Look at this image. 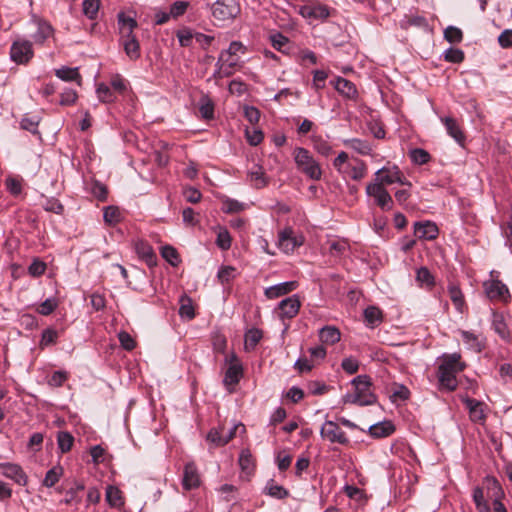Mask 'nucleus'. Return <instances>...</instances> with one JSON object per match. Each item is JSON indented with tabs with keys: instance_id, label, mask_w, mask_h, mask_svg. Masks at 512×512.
I'll list each match as a JSON object with an SVG mask.
<instances>
[{
	"instance_id": "473e14b6",
	"label": "nucleus",
	"mask_w": 512,
	"mask_h": 512,
	"mask_svg": "<svg viewBox=\"0 0 512 512\" xmlns=\"http://www.w3.org/2000/svg\"><path fill=\"white\" fill-rule=\"evenodd\" d=\"M40 120L39 116H29L28 114H25L20 120V128L32 133L33 135H40L38 130Z\"/></svg>"
},
{
	"instance_id": "680f3d73",
	"label": "nucleus",
	"mask_w": 512,
	"mask_h": 512,
	"mask_svg": "<svg viewBox=\"0 0 512 512\" xmlns=\"http://www.w3.org/2000/svg\"><path fill=\"white\" fill-rule=\"evenodd\" d=\"M85 486L83 483H76L74 487L70 488L66 492V497L63 502L65 504H71L72 502L79 503L80 499L77 498V493L84 490Z\"/></svg>"
},
{
	"instance_id": "bb28decb",
	"label": "nucleus",
	"mask_w": 512,
	"mask_h": 512,
	"mask_svg": "<svg viewBox=\"0 0 512 512\" xmlns=\"http://www.w3.org/2000/svg\"><path fill=\"white\" fill-rule=\"evenodd\" d=\"M364 319L368 327L374 328L383 320L382 311L378 307L368 306L364 310Z\"/></svg>"
},
{
	"instance_id": "7c9ffc66",
	"label": "nucleus",
	"mask_w": 512,
	"mask_h": 512,
	"mask_svg": "<svg viewBox=\"0 0 512 512\" xmlns=\"http://www.w3.org/2000/svg\"><path fill=\"white\" fill-rule=\"evenodd\" d=\"M472 498L478 512L491 511L490 505L485 499L484 490L482 487L478 486L473 489Z\"/></svg>"
},
{
	"instance_id": "de8ad7c7",
	"label": "nucleus",
	"mask_w": 512,
	"mask_h": 512,
	"mask_svg": "<svg viewBox=\"0 0 512 512\" xmlns=\"http://www.w3.org/2000/svg\"><path fill=\"white\" fill-rule=\"evenodd\" d=\"M416 280L421 286L431 288L434 286V277L426 267H421L417 270Z\"/></svg>"
},
{
	"instance_id": "13d9d810",
	"label": "nucleus",
	"mask_w": 512,
	"mask_h": 512,
	"mask_svg": "<svg viewBox=\"0 0 512 512\" xmlns=\"http://www.w3.org/2000/svg\"><path fill=\"white\" fill-rule=\"evenodd\" d=\"M57 338L58 332L55 329L47 328L43 330L40 340V347L44 348L46 346L54 344Z\"/></svg>"
},
{
	"instance_id": "ddd939ff",
	"label": "nucleus",
	"mask_w": 512,
	"mask_h": 512,
	"mask_svg": "<svg viewBox=\"0 0 512 512\" xmlns=\"http://www.w3.org/2000/svg\"><path fill=\"white\" fill-rule=\"evenodd\" d=\"M134 249L138 257L144 261L148 267L153 268L157 265V255L147 241L137 239L134 242Z\"/></svg>"
},
{
	"instance_id": "e433bc0d",
	"label": "nucleus",
	"mask_w": 512,
	"mask_h": 512,
	"mask_svg": "<svg viewBox=\"0 0 512 512\" xmlns=\"http://www.w3.org/2000/svg\"><path fill=\"white\" fill-rule=\"evenodd\" d=\"M312 144L314 150L324 157H328L333 152L330 143L327 140L323 139L321 136H313Z\"/></svg>"
},
{
	"instance_id": "20e7f679",
	"label": "nucleus",
	"mask_w": 512,
	"mask_h": 512,
	"mask_svg": "<svg viewBox=\"0 0 512 512\" xmlns=\"http://www.w3.org/2000/svg\"><path fill=\"white\" fill-rule=\"evenodd\" d=\"M378 183L382 187L398 183L403 186L411 187V182L405 177L400 168L395 164L388 163L374 173V179L371 181Z\"/></svg>"
},
{
	"instance_id": "f03ea898",
	"label": "nucleus",
	"mask_w": 512,
	"mask_h": 512,
	"mask_svg": "<svg viewBox=\"0 0 512 512\" xmlns=\"http://www.w3.org/2000/svg\"><path fill=\"white\" fill-rule=\"evenodd\" d=\"M355 386L354 393H347L343 397L344 403L358 404L360 406L372 405L376 402V396L371 391V381L366 375H359L352 381Z\"/></svg>"
},
{
	"instance_id": "7ed1b4c3",
	"label": "nucleus",
	"mask_w": 512,
	"mask_h": 512,
	"mask_svg": "<svg viewBox=\"0 0 512 512\" xmlns=\"http://www.w3.org/2000/svg\"><path fill=\"white\" fill-rule=\"evenodd\" d=\"M293 158L297 169L311 180L318 181L322 177L320 164L311 152L303 147H296L293 151Z\"/></svg>"
},
{
	"instance_id": "f257e3e1",
	"label": "nucleus",
	"mask_w": 512,
	"mask_h": 512,
	"mask_svg": "<svg viewBox=\"0 0 512 512\" xmlns=\"http://www.w3.org/2000/svg\"><path fill=\"white\" fill-rule=\"evenodd\" d=\"M460 359L461 356L458 353H453L443 358L437 370V378L441 389L453 391L457 388L456 375L465 368V364Z\"/></svg>"
},
{
	"instance_id": "c9c22d12",
	"label": "nucleus",
	"mask_w": 512,
	"mask_h": 512,
	"mask_svg": "<svg viewBox=\"0 0 512 512\" xmlns=\"http://www.w3.org/2000/svg\"><path fill=\"white\" fill-rule=\"evenodd\" d=\"M199 112L204 119H212L214 117V103L207 95H203L199 100Z\"/></svg>"
},
{
	"instance_id": "f704fd0d",
	"label": "nucleus",
	"mask_w": 512,
	"mask_h": 512,
	"mask_svg": "<svg viewBox=\"0 0 512 512\" xmlns=\"http://www.w3.org/2000/svg\"><path fill=\"white\" fill-rule=\"evenodd\" d=\"M239 465L245 477H249L254 471V462L251 453L243 450L239 456Z\"/></svg>"
},
{
	"instance_id": "6ab92c4d",
	"label": "nucleus",
	"mask_w": 512,
	"mask_h": 512,
	"mask_svg": "<svg viewBox=\"0 0 512 512\" xmlns=\"http://www.w3.org/2000/svg\"><path fill=\"white\" fill-rule=\"evenodd\" d=\"M463 402L469 411V417L471 421L478 423H482L485 421L486 414L484 412L483 402L472 398H465Z\"/></svg>"
},
{
	"instance_id": "f3484780",
	"label": "nucleus",
	"mask_w": 512,
	"mask_h": 512,
	"mask_svg": "<svg viewBox=\"0 0 512 512\" xmlns=\"http://www.w3.org/2000/svg\"><path fill=\"white\" fill-rule=\"evenodd\" d=\"M487 296L493 300H506L509 297L507 286L499 280H492L485 283Z\"/></svg>"
},
{
	"instance_id": "79ce46f5",
	"label": "nucleus",
	"mask_w": 512,
	"mask_h": 512,
	"mask_svg": "<svg viewBox=\"0 0 512 512\" xmlns=\"http://www.w3.org/2000/svg\"><path fill=\"white\" fill-rule=\"evenodd\" d=\"M106 501L112 507H119L123 504L119 488L109 485L106 488Z\"/></svg>"
},
{
	"instance_id": "09e8293b",
	"label": "nucleus",
	"mask_w": 512,
	"mask_h": 512,
	"mask_svg": "<svg viewBox=\"0 0 512 512\" xmlns=\"http://www.w3.org/2000/svg\"><path fill=\"white\" fill-rule=\"evenodd\" d=\"M176 36L178 38L180 46L189 47L192 45L193 39H195V32H193L188 27H184L177 31Z\"/></svg>"
},
{
	"instance_id": "b1692460",
	"label": "nucleus",
	"mask_w": 512,
	"mask_h": 512,
	"mask_svg": "<svg viewBox=\"0 0 512 512\" xmlns=\"http://www.w3.org/2000/svg\"><path fill=\"white\" fill-rule=\"evenodd\" d=\"M86 190L99 201H105L107 199V186L96 179L86 182Z\"/></svg>"
},
{
	"instance_id": "0eeeda50",
	"label": "nucleus",
	"mask_w": 512,
	"mask_h": 512,
	"mask_svg": "<svg viewBox=\"0 0 512 512\" xmlns=\"http://www.w3.org/2000/svg\"><path fill=\"white\" fill-rule=\"evenodd\" d=\"M320 435L323 439L328 440L330 443H338L341 445H347L349 439L345 432L338 426L337 423L331 420H327L323 423L320 429Z\"/></svg>"
},
{
	"instance_id": "a18cd8bd",
	"label": "nucleus",
	"mask_w": 512,
	"mask_h": 512,
	"mask_svg": "<svg viewBox=\"0 0 512 512\" xmlns=\"http://www.w3.org/2000/svg\"><path fill=\"white\" fill-rule=\"evenodd\" d=\"M262 338V332L259 329H250L245 334V349L253 350Z\"/></svg>"
},
{
	"instance_id": "8fccbe9b",
	"label": "nucleus",
	"mask_w": 512,
	"mask_h": 512,
	"mask_svg": "<svg viewBox=\"0 0 512 512\" xmlns=\"http://www.w3.org/2000/svg\"><path fill=\"white\" fill-rule=\"evenodd\" d=\"M58 307V300L55 297L47 298L36 309V311L44 316H48Z\"/></svg>"
},
{
	"instance_id": "4c0bfd02",
	"label": "nucleus",
	"mask_w": 512,
	"mask_h": 512,
	"mask_svg": "<svg viewBox=\"0 0 512 512\" xmlns=\"http://www.w3.org/2000/svg\"><path fill=\"white\" fill-rule=\"evenodd\" d=\"M63 468L61 466H54L46 472L42 484L45 487H53L62 477Z\"/></svg>"
},
{
	"instance_id": "2f4dec72",
	"label": "nucleus",
	"mask_w": 512,
	"mask_h": 512,
	"mask_svg": "<svg viewBox=\"0 0 512 512\" xmlns=\"http://www.w3.org/2000/svg\"><path fill=\"white\" fill-rule=\"evenodd\" d=\"M120 43L123 46L125 54L131 60H137L138 58H140V56H141L140 43L137 38L125 40Z\"/></svg>"
},
{
	"instance_id": "37998d69",
	"label": "nucleus",
	"mask_w": 512,
	"mask_h": 512,
	"mask_svg": "<svg viewBox=\"0 0 512 512\" xmlns=\"http://www.w3.org/2000/svg\"><path fill=\"white\" fill-rule=\"evenodd\" d=\"M218 60L220 61V64H222L226 69L231 72V75L234 72V69L239 64L240 58L238 55L228 54L226 52H221Z\"/></svg>"
},
{
	"instance_id": "393cba45",
	"label": "nucleus",
	"mask_w": 512,
	"mask_h": 512,
	"mask_svg": "<svg viewBox=\"0 0 512 512\" xmlns=\"http://www.w3.org/2000/svg\"><path fill=\"white\" fill-rule=\"evenodd\" d=\"M344 145L353 149L355 152H357L360 155H370L372 152V147L369 144L368 141L358 139V138H352V139H346L343 141Z\"/></svg>"
},
{
	"instance_id": "69168bd1",
	"label": "nucleus",
	"mask_w": 512,
	"mask_h": 512,
	"mask_svg": "<svg viewBox=\"0 0 512 512\" xmlns=\"http://www.w3.org/2000/svg\"><path fill=\"white\" fill-rule=\"evenodd\" d=\"M68 375L64 371H55L48 379V384L52 387H61L67 380Z\"/></svg>"
},
{
	"instance_id": "dca6fc26",
	"label": "nucleus",
	"mask_w": 512,
	"mask_h": 512,
	"mask_svg": "<svg viewBox=\"0 0 512 512\" xmlns=\"http://www.w3.org/2000/svg\"><path fill=\"white\" fill-rule=\"evenodd\" d=\"M441 122L445 126L448 135L459 145L464 146L466 137L458 121L453 117L446 116L441 118Z\"/></svg>"
},
{
	"instance_id": "5701e85b",
	"label": "nucleus",
	"mask_w": 512,
	"mask_h": 512,
	"mask_svg": "<svg viewBox=\"0 0 512 512\" xmlns=\"http://www.w3.org/2000/svg\"><path fill=\"white\" fill-rule=\"evenodd\" d=\"M395 430L390 421H383L369 427V434L374 438H383L391 435Z\"/></svg>"
},
{
	"instance_id": "4be33fe9",
	"label": "nucleus",
	"mask_w": 512,
	"mask_h": 512,
	"mask_svg": "<svg viewBox=\"0 0 512 512\" xmlns=\"http://www.w3.org/2000/svg\"><path fill=\"white\" fill-rule=\"evenodd\" d=\"M334 88L339 94L347 99L355 100L357 98L358 92L356 86L348 79L337 77L334 82Z\"/></svg>"
},
{
	"instance_id": "603ef678",
	"label": "nucleus",
	"mask_w": 512,
	"mask_h": 512,
	"mask_svg": "<svg viewBox=\"0 0 512 512\" xmlns=\"http://www.w3.org/2000/svg\"><path fill=\"white\" fill-rule=\"evenodd\" d=\"M99 0H84L83 1V13L89 19H95L99 10Z\"/></svg>"
},
{
	"instance_id": "6e6552de",
	"label": "nucleus",
	"mask_w": 512,
	"mask_h": 512,
	"mask_svg": "<svg viewBox=\"0 0 512 512\" xmlns=\"http://www.w3.org/2000/svg\"><path fill=\"white\" fill-rule=\"evenodd\" d=\"M211 10L215 19L225 21L234 18L239 12V7L235 0H217Z\"/></svg>"
},
{
	"instance_id": "c85d7f7f",
	"label": "nucleus",
	"mask_w": 512,
	"mask_h": 512,
	"mask_svg": "<svg viewBox=\"0 0 512 512\" xmlns=\"http://www.w3.org/2000/svg\"><path fill=\"white\" fill-rule=\"evenodd\" d=\"M103 219L106 224H117L124 221V212L117 206H107L104 209Z\"/></svg>"
},
{
	"instance_id": "1a4fd4ad",
	"label": "nucleus",
	"mask_w": 512,
	"mask_h": 512,
	"mask_svg": "<svg viewBox=\"0 0 512 512\" xmlns=\"http://www.w3.org/2000/svg\"><path fill=\"white\" fill-rule=\"evenodd\" d=\"M279 247L285 252L294 251L295 248L304 243V237L296 233L291 226H286L279 232Z\"/></svg>"
},
{
	"instance_id": "49530a36",
	"label": "nucleus",
	"mask_w": 512,
	"mask_h": 512,
	"mask_svg": "<svg viewBox=\"0 0 512 512\" xmlns=\"http://www.w3.org/2000/svg\"><path fill=\"white\" fill-rule=\"evenodd\" d=\"M265 490L269 496L276 499H284L289 495L287 489L281 485L275 484L273 481L266 485Z\"/></svg>"
},
{
	"instance_id": "0e129e2a",
	"label": "nucleus",
	"mask_w": 512,
	"mask_h": 512,
	"mask_svg": "<svg viewBox=\"0 0 512 512\" xmlns=\"http://www.w3.org/2000/svg\"><path fill=\"white\" fill-rule=\"evenodd\" d=\"M250 178L256 188H262L267 184L264 172L261 167H258L255 171H251Z\"/></svg>"
},
{
	"instance_id": "423d86ee",
	"label": "nucleus",
	"mask_w": 512,
	"mask_h": 512,
	"mask_svg": "<svg viewBox=\"0 0 512 512\" xmlns=\"http://www.w3.org/2000/svg\"><path fill=\"white\" fill-rule=\"evenodd\" d=\"M10 59L18 65H26L34 57L33 44L24 38H17L10 47Z\"/></svg>"
},
{
	"instance_id": "58836bf2",
	"label": "nucleus",
	"mask_w": 512,
	"mask_h": 512,
	"mask_svg": "<svg viewBox=\"0 0 512 512\" xmlns=\"http://www.w3.org/2000/svg\"><path fill=\"white\" fill-rule=\"evenodd\" d=\"M74 443V437L67 431H60L57 435V444L61 453H67L71 450Z\"/></svg>"
},
{
	"instance_id": "e2e57ef3",
	"label": "nucleus",
	"mask_w": 512,
	"mask_h": 512,
	"mask_svg": "<svg viewBox=\"0 0 512 512\" xmlns=\"http://www.w3.org/2000/svg\"><path fill=\"white\" fill-rule=\"evenodd\" d=\"M233 434L234 433L231 431L227 437L222 438L220 436V433L217 430L213 429L208 433L207 439L212 443L216 444L217 446H222L228 443V441L233 437Z\"/></svg>"
},
{
	"instance_id": "c756f323",
	"label": "nucleus",
	"mask_w": 512,
	"mask_h": 512,
	"mask_svg": "<svg viewBox=\"0 0 512 512\" xmlns=\"http://www.w3.org/2000/svg\"><path fill=\"white\" fill-rule=\"evenodd\" d=\"M52 26L46 21H39L37 31L33 34L34 42L43 44L52 34Z\"/></svg>"
},
{
	"instance_id": "72a5a7b5",
	"label": "nucleus",
	"mask_w": 512,
	"mask_h": 512,
	"mask_svg": "<svg viewBox=\"0 0 512 512\" xmlns=\"http://www.w3.org/2000/svg\"><path fill=\"white\" fill-rule=\"evenodd\" d=\"M438 234V226H414V235L419 239L433 240Z\"/></svg>"
},
{
	"instance_id": "cd10ccee",
	"label": "nucleus",
	"mask_w": 512,
	"mask_h": 512,
	"mask_svg": "<svg viewBox=\"0 0 512 512\" xmlns=\"http://www.w3.org/2000/svg\"><path fill=\"white\" fill-rule=\"evenodd\" d=\"M340 331L334 326H325L319 331V338L325 344H335L340 340Z\"/></svg>"
},
{
	"instance_id": "c03bdc74",
	"label": "nucleus",
	"mask_w": 512,
	"mask_h": 512,
	"mask_svg": "<svg viewBox=\"0 0 512 512\" xmlns=\"http://www.w3.org/2000/svg\"><path fill=\"white\" fill-rule=\"evenodd\" d=\"M161 256L172 266L176 267L180 263V257L177 250L170 245L161 248Z\"/></svg>"
},
{
	"instance_id": "5fc2aeb1",
	"label": "nucleus",
	"mask_w": 512,
	"mask_h": 512,
	"mask_svg": "<svg viewBox=\"0 0 512 512\" xmlns=\"http://www.w3.org/2000/svg\"><path fill=\"white\" fill-rule=\"evenodd\" d=\"M217 277L222 284L229 283L236 277V269L232 266L220 267Z\"/></svg>"
},
{
	"instance_id": "f8f14e48",
	"label": "nucleus",
	"mask_w": 512,
	"mask_h": 512,
	"mask_svg": "<svg viewBox=\"0 0 512 512\" xmlns=\"http://www.w3.org/2000/svg\"><path fill=\"white\" fill-rule=\"evenodd\" d=\"M228 361L229 366L225 372L223 382L225 386L230 387L237 385L243 377V367L235 354H232Z\"/></svg>"
},
{
	"instance_id": "774afa93",
	"label": "nucleus",
	"mask_w": 512,
	"mask_h": 512,
	"mask_svg": "<svg viewBox=\"0 0 512 512\" xmlns=\"http://www.w3.org/2000/svg\"><path fill=\"white\" fill-rule=\"evenodd\" d=\"M111 87L113 92L123 94L127 90V81L120 75H115L111 79Z\"/></svg>"
},
{
	"instance_id": "2eb2a0df",
	"label": "nucleus",
	"mask_w": 512,
	"mask_h": 512,
	"mask_svg": "<svg viewBox=\"0 0 512 512\" xmlns=\"http://www.w3.org/2000/svg\"><path fill=\"white\" fill-rule=\"evenodd\" d=\"M0 468L2 469V474L6 478L13 480L18 485H27L28 477L20 465L14 463H1Z\"/></svg>"
},
{
	"instance_id": "3c124183",
	"label": "nucleus",
	"mask_w": 512,
	"mask_h": 512,
	"mask_svg": "<svg viewBox=\"0 0 512 512\" xmlns=\"http://www.w3.org/2000/svg\"><path fill=\"white\" fill-rule=\"evenodd\" d=\"M179 314L182 318H187L188 320H191L195 317L194 307L192 305L190 298H188V297L181 298Z\"/></svg>"
},
{
	"instance_id": "338daca9",
	"label": "nucleus",
	"mask_w": 512,
	"mask_h": 512,
	"mask_svg": "<svg viewBox=\"0 0 512 512\" xmlns=\"http://www.w3.org/2000/svg\"><path fill=\"white\" fill-rule=\"evenodd\" d=\"M462 339L465 343L470 345V347L476 351H481V344L478 340V337L474 335L473 333H470L468 331H462L461 332Z\"/></svg>"
},
{
	"instance_id": "412c9836",
	"label": "nucleus",
	"mask_w": 512,
	"mask_h": 512,
	"mask_svg": "<svg viewBox=\"0 0 512 512\" xmlns=\"http://www.w3.org/2000/svg\"><path fill=\"white\" fill-rule=\"evenodd\" d=\"M489 489L493 490V511L494 512H508L502 503L505 493L500 483L495 478H487Z\"/></svg>"
},
{
	"instance_id": "4d7b16f0",
	"label": "nucleus",
	"mask_w": 512,
	"mask_h": 512,
	"mask_svg": "<svg viewBox=\"0 0 512 512\" xmlns=\"http://www.w3.org/2000/svg\"><path fill=\"white\" fill-rule=\"evenodd\" d=\"M410 158L413 163L423 165L430 160V154L424 149L416 148L411 150Z\"/></svg>"
},
{
	"instance_id": "a878e982",
	"label": "nucleus",
	"mask_w": 512,
	"mask_h": 512,
	"mask_svg": "<svg viewBox=\"0 0 512 512\" xmlns=\"http://www.w3.org/2000/svg\"><path fill=\"white\" fill-rule=\"evenodd\" d=\"M448 294L456 310L462 313L465 308V300L460 288L454 283H449Z\"/></svg>"
},
{
	"instance_id": "bf43d9fd",
	"label": "nucleus",
	"mask_w": 512,
	"mask_h": 512,
	"mask_svg": "<svg viewBox=\"0 0 512 512\" xmlns=\"http://www.w3.org/2000/svg\"><path fill=\"white\" fill-rule=\"evenodd\" d=\"M444 59L451 63H460L464 60V52L451 47L444 52Z\"/></svg>"
},
{
	"instance_id": "4468645a",
	"label": "nucleus",
	"mask_w": 512,
	"mask_h": 512,
	"mask_svg": "<svg viewBox=\"0 0 512 512\" xmlns=\"http://www.w3.org/2000/svg\"><path fill=\"white\" fill-rule=\"evenodd\" d=\"M118 28L120 34V42L137 38L134 34V30L138 27L137 21L124 13H119L117 16Z\"/></svg>"
},
{
	"instance_id": "a19ab883",
	"label": "nucleus",
	"mask_w": 512,
	"mask_h": 512,
	"mask_svg": "<svg viewBox=\"0 0 512 512\" xmlns=\"http://www.w3.org/2000/svg\"><path fill=\"white\" fill-rule=\"evenodd\" d=\"M96 94L98 99L103 103H112L116 100L115 93L105 83H100L97 85Z\"/></svg>"
},
{
	"instance_id": "864d4df0",
	"label": "nucleus",
	"mask_w": 512,
	"mask_h": 512,
	"mask_svg": "<svg viewBox=\"0 0 512 512\" xmlns=\"http://www.w3.org/2000/svg\"><path fill=\"white\" fill-rule=\"evenodd\" d=\"M219 231L217 232L216 245L222 250H228L231 247L232 238L229 232L225 229H222L219 226Z\"/></svg>"
},
{
	"instance_id": "9b49d317",
	"label": "nucleus",
	"mask_w": 512,
	"mask_h": 512,
	"mask_svg": "<svg viewBox=\"0 0 512 512\" xmlns=\"http://www.w3.org/2000/svg\"><path fill=\"white\" fill-rule=\"evenodd\" d=\"M344 178L348 177L354 181L362 180L367 174L366 163L359 159L353 158L351 162L346 164L342 171H338Z\"/></svg>"
},
{
	"instance_id": "052dcab7",
	"label": "nucleus",
	"mask_w": 512,
	"mask_h": 512,
	"mask_svg": "<svg viewBox=\"0 0 512 512\" xmlns=\"http://www.w3.org/2000/svg\"><path fill=\"white\" fill-rule=\"evenodd\" d=\"M409 396H410V391L406 386L395 385L390 397L393 402H396L398 400L405 401L409 398Z\"/></svg>"
},
{
	"instance_id": "9d476101",
	"label": "nucleus",
	"mask_w": 512,
	"mask_h": 512,
	"mask_svg": "<svg viewBox=\"0 0 512 512\" xmlns=\"http://www.w3.org/2000/svg\"><path fill=\"white\" fill-rule=\"evenodd\" d=\"M301 307L298 295H292L279 302L276 313L281 320L294 318Z\"/></svg>"
},
{
	"instance_id": "6e6d98bb",
	"label": "nucleus",
	"mask_w": 512,
	"mask_h": 512,
	"mask_svg": "<svg viewBox=\"0 0 512 512\" xmlns=\"http://www.w3.org/2000/svg\"><path fill=\"white\" fill-rule=\"evenodd\" d=\"M444 38L449 43H460L463 39V33L461 29L455 26H448L444 31Z\"/></svg>"
},
{
	"instance_id": "ea45409f",
	"label": "nucleus",
	"mask_w": 512,
	"mask_h": 512,
	"mask_svg": "<svg viewBox=\"0 0 512 512\" xmlns=\"http://www.w3.org/2000/svg\"><path fill=\"white\" fill-rule=\"evenodd\" d=\"M55 75L63 81H81L78 68L62 67L55 71Z\"/></svg>"
},
{
	"instance_id": "aec40b11",
	"label": "nucleus",
	"mask_w": 512,
	"mask_h": 512,
	"mask_svg": "<svg viewBox=\"0 0 512 512\" xmlns=\"http://www.w3.org/2000/svg\"><path fill=\"white\" fill-rule=\"evenodd\" d=\"M182 485L185 490H191L200 485V476L193 462L187 463L184 467Z\"/></svg>"
},
{
	"instance_id": "39448f33",
	"label": "nucleus",
	"mask_w": 512,
	"mask_h": 512,
	"mask_svg": "<svg viewBox=\"0 0 512 512\" xmlns=\"http://www.w3.org/2000/svg\"><path fill=\"white\" fill-rule=\"evenodd\" d=\"M365 192L373 205L379 207L382 211H389L393 208L394 200L386 187H382L378 183L369 182L366 185Z\"/></svg>"
},
{
	"instance_id": "a211bd4d",
	"label": "nucleus",
	"mask_w": 512,
	"mask_h": 512,
	"mask_svg": "<svg viewBox=\"0 0 512 512\" xmlns=\"http://www.w3.org/2000/svg\"><path fill=\"white\" fill-rule=\"evenodd\" d=\"M297 287V281H286L266 288L264 294L268 299H275L294 291Z\"/></svg>"
}]
</instances>
